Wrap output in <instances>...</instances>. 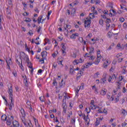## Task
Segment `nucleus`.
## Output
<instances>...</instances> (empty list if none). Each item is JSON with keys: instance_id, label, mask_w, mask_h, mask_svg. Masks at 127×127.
<instances>
[{"instance_id": "a211bd4d", "label": "nucleus", "mask_w": 127, "mask_h": 127, "mask_svg": "<svg viewBox=\"0 0 127 127\" xmlns=\"http://www.w3.org/2000/svg\"><path fill=\"white\" fill-rule=\"evenodd\" d=\"M67 28L68 29H71V25H66V27H65V26H64V30H65L67 32V33H68V30H67Z\"/></svg>"}, {"instance_id": "412c9836", "label": "nucleus", "mask_w": 127, "mask_h": 127, "mask_svg": "<svg viewBox=\"0 0 127 127\" xmlns=\"http://www.w3.org/2000/svg\"><path fill=\"white\" fill-rule=\"evenodd\" d=\"M42 15H40V16L38 17V24H40L41 23V20H42Z\"/></svg>"}, {"instance_id": "e2e57ef3", "label": "nucleus", "mask_w": 127, "mask_h": 127, "mask_svg": "<svg viewBox=\"0 0 127 127\" xmlns=\"http://www.w3.org/2000/svg\"><path fill=\"white\" fill-rule=\"evenodd\" d=\"M126 92H127V89H126L125 87H124L123 89V93H126Z\"/></svg>"}, {"instance_id": "4be33fe9", "label": "nucleus", "mask_w": 127, "mask_h": 127, "mask_svg": "<svg viewBox=\"0 0 127 127\" xmlns=\"http://www.w3.org/2000/svg\"><path fill=\"white\" fill-rule=\"evenodd\" d=\"M63 79L62 80V82L60 83V87H61V88H64L65 86V83H63Z\"/></svg>"}, {"instance_id": "5fc2aeb1", "label": "nucleus", "mask_w": 127, "mask_h": 127, "mask_svg": "<svg viewBox=\"0 0 127 127\" xmlns=\"http://www.w3.org/2000/svg\"><path fill=\"white\" fill-rule=\"evenodd\" d=\"M3 19V17L2 15H0V23H1V21Z\"/></svg>"}, {"instance_id": "f03ea898", "label": "nucleus", "mask_w": 127, "mask_h": 127, "mask_svg": "<svg viewBox=\"0 0 127 127\" xmlns=\"http://www.w3.org/2000/svg\"><path fill=\"white\" fill-rule=\"evenodd\" d=\"M22 54L23 55L24 57H25V61L26 63L28 64V65H29V68L32 69V68H33L32 67V64H31V62H29V58H28V56H27V55H25L23 52L22 53Z\"/></svg>"}, {"instance_id": "6e6552de", "label": "nucleus", "mask_w": 127, "mask_h": 127, "mask_svg": "<svg viewBox=\"0 0 127 127\" xmlns=\"http://www.w3.org/2000/svg\"><path fill=\"white\" fill-rule=\"evenodd\" d=\"M75 73L74 66H73V65H70L69 67V74H70V75H74Z\"/></svg>"}, {"instance_id": "9b49d317", "label": "nucleus", "mask_w": 127, "mask_h": 127, "mask_svg": "<svg viewBox=\"0 0 127 127\" xmlns=\"http://www.w3.org/2000/svg\"><path fill=\"white\" fill-rule=\"evenodd\" d=\"M64 61V59L61 58V59H58V63L59 64L62 65V67H63L64 65L62 64V62Z\"/></svg>"}, {"instance_id": "603ef678", "label": "nucleus", "mask_w": 127, "mask_h": 127, "mask_svg": "<svg viewBox=\"0 0 127 127\" xmlns=\"http://www.w3.org/2000/svg\"><path fill=\"white\" fill-rule=\"evenodd\" d=\"M89 60H92L93 61V60H95V57H94L93 56H91L89 58Z\"/></svg>"}, {"instance_id": "0e129e2a", "label": "nucleus", "mask_w": 127, "mask_h": 127, "mask_svg": "<svg viewBox=\"0 0 127 127\" xmlns=\"http://www.w3.org/2000/svg\"><path fill=\"white\" fill-rule=\"evenodd\" d=\"M63 51V54L64 55V56H65V55H66V52H65V50H62Z\"/></svg>"}, {"instance_id": "09e8293b", "label": "nucleus", "mask_w": 127, "mask_h": 127, "mask_svg": "<svg viewBox=\"0 0 127 127\" xmlns=\"http://www.w3.org/2000/svg\"><path fill=\"white\" fill-rule=\"evenodd\" d=\"M8 4L10 5L11 6H12V1L11 0H9L8 1Z\"/></svg>"}, {"instance_id": "ea45409f", "label": "nucleus", "mask_w": 127, "mask_h": 127, "mask_svg": "<svg viewBox=\"0 0 127 127\" xmlns=\"http://www.w3.org/2000/svg\"><path fill=\"white\" fill-rule=\"evenodd\" d=\"M111 33H112L111 32V31H109V32L107 33V35H108V36H109V38H112V35Z\"/></svg>"}, {"instance_id": "4d7b16f0", "label": "nucleus", "mask_w": 127, "mask_h": 127, "mask_svg": "<svg viewBox=\"0 0 127 127\" xmlns=\"http://www.w3.org/2000/svg\"><path fill=\"white\" fill-rule=\"evenodd\" d=\"M123 27L124 29L127 28V23H124L123 24Z\"/></svg>"}, {"instance_id": "f704fd0d", "label": "nucleus", "mask_w": 127, "mask_h": 127, "mask_svg": "<svg viewBox=\"0 0 127 127\" xmlns=\"http://www.w3.org/2000/svg\"><path fill=\"white\" fill-rule=\"evenodd\" d=\"M73 106H74V101H72L69 103V107H70V108H72Z\"/></svg>"}, {"instance_id": "49530a36", "label": "nucleus", "mask_w": 127, "mask_h": 127, "mask_svg": "<svg viewBox=\"0 0 127 127\" xmlns=\"http://www.w3.org/2000/svg\"><path fill=\"white\" fill-rule=\"evenodd\" d=\"M124 80V76L123 75L119 76V80L120 82L121 81H123Z\"/></svg>"}, {"instance_id": "393cba45", "label": "nucleus", "mask_w": 127, "mask_h": 127, "mask_svg": "<svg viewBox=\"0 0 127 127\" xmlns=\"http://www.w3.org/2000/svg\"><path fill=\"white\" fill-rule=\"evenodd\" d=\"M25 18H26V19L24 20V21H25V22H30V21H31V19H30V18L26 17Z\"/></svg>"}, {"instance_id": "680f3d73", "label": "nucleus", "mask_w": 127, "mask_h": 127, "mask_svg": "<svg viewBox=\"0 0 127 127\" xmlns=\"http://www.w3.org/2000/svg\"><path fill=\"white\" fill-rule=\"evenodd\" d=\"M120 20L121 22H124V21H125V18H124L123 17H121Z\"/></svg>"}, {"instance_id": "a18cd8bd", "label": "nucleus", "mask_w": 127, "mask_h": 127, "mask_svg": "<svg viewBox=\"0 0 127 127\" xmlns=\"http://www.w3.org/2000/svg\"><path fill=\"white\" fill-rule=\"evenodd\" d=\"M111 21V20L110 18H106V23H110Z\"/></svg>"}, {"instance_id": "13d9d810", "label": "nucleus", "mask_w": 127, "mask_h": 127, "mask_svg": "<svg viewBox=\"0 0 127 127\" xmlns=\"http://www.w3.org/2000/svg\"><path fill=\"white\" fill-rule=\"evenodd\" d=\"M89 110H96V108H93V105H91L89 108Z\"/></svg>"}, {"instance_id": "e433bc0d", "label": "nucleus", "mask_w": 127, "mask_h": 127, "mask_svg": "<svg viewBox=\"0 0 127 127\" xmlns=\"http://www.w3.org/2000/svg\"><path fill=\"white\" fill-rule=\"evenodd\" d=\"M62 106H63V109L67 108V105L66 104V103H63Z\"/></svg>"}, {"instance_id": "c03bdc74", "label": "nucleus", "mask_w": 127, "mask_h": 127, "mask_svg": "<svg viewBox=\"0 0 127 127\" xmlns=\"http://www.w3.org/2000/svg\"><path fill=\"white\" fill-rule=\"evenodd\" d=\"M33 127V125H32V124L31 122L30 121V123H28V127Z\"/></svg>"}, {"instance_id": "2eb2a0df", "label": "nucleus", "mask_w": 127, "mask_h": 127, "mask_svg": "<svg viewBox=\"0 0 127 127\" xmlns=\"http://www.w3.org/2000/svg\"><path fill=\"white\" fill-rule=\"evenodd\" d=\"M93 65V63H87L86 64H85L84 66V68H89L90 66H92Z\"/></svg>"}, {"instance_id": "8fccbe9b", "label": "nucleus", "mask_w": 127, "mask_h": 127, "mask_svg": "<svg viewBox=\"0 0 127 127\" xmlns=\"http://www.w3.org/2000/svg\"><path fill=\"white\" fill-rule=\"evenodd\" d=\"M112 49H113V47H112V46H110L107 49V51H110V50H112Z\"/></svg>"}, {"instance_id": "1a4fd4ad", "label": "nucleus", "mask_w": 127, "mask_h": 127, "mask_svg": "<svg viewBox=\"0 0 127 127\" xmlns=\"http://www.w3.org/2000/svg\"><path fill=\"white\" fill-rule=\"evenodd\" d=\"M20 113L22 115V116L21 117V119L22 120V119H25V111H24V109H23V108L21 109Z\"/></svg>"}, {"instance_id": "bf43d9fd", "label": "nucleus", "mask_w": 127, "mask_h": 127, "mask_svg": "<svg viewBox=\"0 0 127 127\" xmlns=\"http://www.w3.org/2000/svg\"><path fill=\"white\" fill-rule=\"evenodd\" d=\"M111 77H112V79H117V76H116V74H115L111 75Z\"/></svg>"}, {"instance_id": "052dcab7", "label": "nucleus", "mask_w": 127, "mask_h": 127, "mask_svg": "<svg viewBox=\"0 0 127 127\" xmlns=\"http://www.w3.org/2000/svg\"><path fill=\"white\" fill-rule=\"evenodd\" d=\"M70 38H71L72 39L76 38V37L75 36L74 34L70 36Z\"/></svg>"}, {"instance_id": "2f4dec72", "label": "nucleus", "mask_w": 127, "mask_h": 127, "mask_svg": "<svg viewBox=\"0 0 127 127\" xmlns=\"http://www.w3.org/2000/svg\"><path fill=\"white\" fill-rule=\"evenodd\" d=\"M110 26H111V25L110 24V23H106V29H107V30H109V28H110Z\"/></svg>"}, {"instance_id": "f3484780", "label": "nucleus", "mask_w": 127, "mask_h": 127, "mask_svg": "<svg viewBox=\"0 0 127 127\" xmlns=\"http://www.w3.org/2000/svg\"><path fill=\"white\" fill-rule=\"evenodd\" d=\"M6 62L7 63V65H11L12 64V61L10 58H9L8 61L7 60H6Z\"/></svg>"}, {"instance_id": "bb28decb", "label": "nucleus", "mask_w": 127, "mask_h": 127, "mask_svg": "<svg viewBox=\"0 0 127 127\" xmlns=\"http://www.w3.org/2000/svg\"><path fill=\"white\" fill-rule=\"evenodd\" d=\"M107 93V92L106 91L104 90V89H102L101 91V94L102 95V96H105L106 94Z\"/></svg>"}, {"instance_id": "ddd939ff", "label": "nucleus", "mask_w": 127, "mask_h": 127, "mask_svg": "<svg viewBox=\"0 0 127 127\" xmlns=\"http://www.w3.org/2000/svg\"><path fill=\"white\" fill-rule=\"evenodd\" d=\"M22 122L23 124H24V126L25 127H28V122H26L25 121V119H21Z\"/></svg>"}, {"instance_id": "f8f14e48", "label": "nucleus", "mask_w": 127, "mask_h": 127, "mask_svg": "<svg viewBox=\"0 0 127 127\" xmlns=\"http://www.w3.org/2000/svg\"><path fill=\"white\" fill-rule=\"evenodd\" d=\"M83 120L85 121L86 124H87L88 126H89V124H90V119H86V115L85 114H83Z\"/></svg>"}, {"instance_id": "7ed1b4c3", "label": "nucleus", "mask_w": 127, "mask_h": 127, "mask_svg": "<svg viewBox=\"0 0 127 127\" xmlns=\"http://www.w3.org/2000/svg\"><path fill=\"white\" fill-rule=\"evenodd\" d=\"M101 59H102V56L101 55V51L100 50L97 52V58L94 63L95 65H98L99 63L101 62Z\"/></svg>"}, {"instance_id": "f257e3e1", "label": "nucleus", "mask_w": 127, "mask_h": 127, "mask_svg": "<svg viewBox=\"0 0 127 127\" xmlns=\"http://www.w3.org/2000/svg\"><path fill=\"white\" fill-rule=\"evenodd\" d=\"M8 93L9 94V99L10 100L11 102L10 103H6V106L9 107V111L12 110V107H14V100H13V94H12V86H10L8 90Z\"/></svg>"}, {"instance_id": "37998d69", "label": "nucleus", "mask_w": 127, "mask_h": 127, "mask_svg": "<svg viewBox=\"0 0 127 127\" xmlns=\"http://www.w3.org/2000/svg\"><path fill=\"white\" fill-rule=\"evenodd\" d=\"M75 13H76V10H75V8L72 9L71 14H75Z\"/></svg>"}, {"instance_id": "0eeeda50", "label": "nucleus", "mask_w": 127, "mask_h": 127, "mask_svg": "<svg viewBox=\"0 0 127 127\" xmlns=\"http://www.w3.org/2000/svg\"><path fill=\"white\" fill-rule=\"evenodd\" d=\"M10 12H11L10 9H9V7H7L6 9V13L7 14V18H10V15L11 14Z\"/></svg>"}, {"instance_id": "774afa93", "label": "nucleus", "mask_w": 127, "mask_h": 127, "mask_svg": "<svg viewBox=\"0 0 127 127\" xmlns=\"http://www.w3.org/2000/svg\"><path fill=\"white\" fill-rule=\"evenodd\" d=\"M6 123L7 126H10L11 125V122H8V121H6Z\"/></svg>"}, {"instance_id": "de8ad7c7", "label": "nucleus", "mask_w": 127, "mask_h": 127, "mask_svg": "<svg viewBox=\"0 0 127 127\" xmlns=\"http://www.w3.org/2000/svg\"><path fill=\"white\" fill-rule=\"evenodd\" d=\"M35 125L36 127H38V125H39V124H38V122H37V120L36 121V119H35Z\"/></svg>"}, {"instance_id": "9d476101", "label": "nucleus", "mask_w": 127, "mask_h": 127, "mask_svg": "<svg viewBox=\"0 0 127 127\" xmlns=\"http://www.w3.org/2000/svg\"><path fill=\"white\" fill-rule=\"evenodd\" d=\"M12 121H13V116L11 115L8 116V119L6 120V122L11 123Z\"/></svg>"}, {"instance_id": "72a5a7b5", "label": "nucleus", "mask_w": 127, "mask_h": 127, "mask_svg": "<svg viewBox=\"0 0 127 127\" xmlns=\"http://www.w3.org/2000/svg\"><path fill=\"white\" fill-rule=\"evenodd\" d=\"M45 97L44 96H41L40 97V100L41 101V102H45V101L44 100Z\"/></svg>"}, {"instance_id": "58836bf2", "label": "nucleus", "mask_w": 127, "mask_h": 127, "mask_svg": "<svg viewBox=\"0 0 127 127\" xmlns=\"http://www.w3.org/2000/svg\"><path fill=\"white\" fill-rule=\"evenodd\" d=\"M99 23L100 24V25L103 26L104 24V20H103V19L99 20Z\"/></svg>"}, {"instance_id": "864d4df0", "label": "nucleus", "mask_w": 127, "mask_h": 127, "mask_svg": "<svg viewBox=\"0 0 127 127\" xmlns=\"http://www.w3.org/2000/svg\"><path fill=\"white\" fill-rule=\"evenodd\" d=\"M108 64H107V63L105 62L103 64L104 68H107L108 67Z\"/></svg>"}, {"instance_id": "a878e982", "label": "nucleus", "mask_w": 127, "mask_h": 127, "mask_svg": "<svg viewBox=\"0 0 127 127\" xmlns=\"http://www.w3.org/2000/svg\"><path fill=\"white\" fill-rule=\"evenodd\" d=\"M89 17L90 19H93V18H95V15H94V13H90L89 14Z\"/></svg>"}, {"instance_id": "aec40b11", "label": "nucleus", "mask_w": 127, "mask_h": 127, "mask_svg": "<svg viewBox=\"0 0 127 127\" xmlns=\"http://www.w3.org/2000/svg\"><path fill=\"white\" fill-rule=\"evenodd\" d=\"M6 119H7V117L6 116V115H3L1 116V119L2 120V121H3V122L6 121Z\"/></svg>"}, {"instance_id": "a19ab883", "label": "nucleus", "mask_w": 127, "mask_h": 127, "mask_svg": "<svg viewBox=\"0 0 127 127\" xmlns=\"http://www.w3.org/2000/svg\"><path fill=\"white\" fill-rule=\"evenodd\" d=\"M45 42H47V43H48V44H50V43H51L50 40H49V39L46 38L45 39Z\"/></svg>"}, {"instance_id": "c756f323", "label": "nucleus", "mask_w": 127, "mask_h": 127, "mask_svg": "<svg viewBox=\"0 0 127 127\" xmlns=\"http://www.w3.org/2000/svg\"><path fill=\"white\" fill-rule=\"evenodd\" d=\"M62 45H63L62 50H66V46H65V44L62 43Z\"/></svg>"}, {"instance_id": "338daca9", "label": "nucleus", "mask_w": 127, "mask_h": 127, "mask_svg": "<svg viewBox=\"0 0 127 127\" xmlns=\"http://www.w3.org/2000/svg\"><path fill=\"white\" fill-rule=\"evenodd\" d=\"M112 11H113V12L114 13L113 16L116 15L117 14V12H116V11L115 10H114V9H112Z\"/></svg>"}, {"instance_id": "39448f33", "label": "nucleus", "mask_w": 127, "mask_h": 127, "mask_svg": "<svg viewBox=\"0 0 127 127\" xmlns=\"http://www.w3.org/2000/svg\"><path fill=\"white\" fill-rule=\"evenodd\" d=\"M21 58H22V59H24V60H25V57H24V56H23L22 53L20 54V55L19 59L21 61V64L19 66V67H20L22 71H24V68H23V65H22V60L21 59Z\"/></svg>"}, {"instance_id": "79ce46f5", "label": "nucleus", "mask_w": 127, "mask_h": 127, "mask_svg": "<svg viewBox=\"0 0 127 127\" xmlns=\"http://www.w3.org/2000/svg\"><path fill=\"white\" fill-rule=\"evenodd\" d=\"M90 54L94 53V47H91L90 48V51L89 52Z\"/></svg>"}, {"instance_id": "6e6d98bb", "label": "nucleus", "mask_w": 127, "mask_h": 127, "mask_svg": "<svg viewBox=\"0 0 127 127\" xmlns=\"http://www.w3.org/2000/svg\"><path fill=\"white\" fill-rule=\"evenodd\" d=\"M16 61L17 64H18V65H19V66H20L21 64H20V62H19V61H18V60L17 59H16Z\"/></svg>"}, {"instance_id": "20e7f679", "label": "nucleus", "mask_w": 127, "mask_h": 127, "mask_svg": "<svg viewBox=\"0 0 127 127\" xmlns=\"http://www.w3.org/2000/svg\"><path fill=\"white\" fill-rule=\"evenodd\" d=\"M91 19L86 18V20H85L84 21V27L85 28H90L91 27Z\"/></svg>"}, {"instance_id": "473e14b6", "label": "nucleus", "mask_w": 127, "mask_h": 127, "mask_svg": "<svg viewBox=\"0 0 127 127\" xmlns=\"http://www.w3.org/2000/svg\"><path fill=\"white\" fill-rule=\"evenodd\" d=\"M95 127H98L100 125V121L97 119L96 122H95Z\"/></svg>"}, {"instance_id": "69168bd1", "label": "nucleus", "mask_w": 127, "mask_h": 127, "mask_svg": "<svg viewBox=\"0 0 127 127\" xmlns=\"http://www.w3.org/2000/svg\"><path fill=\"white\" fill-rule=\"evenodd\" d=\"M67 111V108H63V113L64 115L66 114V111Z\"/></svg>"}, {"instance_id": "c9c22d12", "label": "nucleus", "mask_w": 127, "mask_h": 127, "mask_svg": "<svg viewBox=\"0 0 127 127\" xmlns=\"http://www.w3.org/2000/svg\"><path fill=\"white\" fill-rule=\"evenodd\" d=\"M80 91V88L79 89L77 88L75 91V96H78V94H79V91Z\"/></svg>"}, {"instance_id": "3c124183", "label": "nucleus", "mask_w": 127, "mask_h": 127, "mask_svg": "<svg viewBox=\"0 0 127 127\" xmlns=\"http://www.w3.org/2000/svg\"><path fill=\"white\" fill-rule=\"evenodd\" d=\"M113 80V78L112 77V75H110L109 78L108 79V82H111V81Z\"/></svg>"}, {"instance_id": "dca6fc26", "label": "nucleus", "mask_w": 127, "mask_h": 127, "mask_svg": "<svg viewBox=\"0 0 127 127\" xmlns=\"http://www.w3.org/2000/svg\"><path fill=\"white\" fill-rule=\"evenodd\" d=\"M41 55L42 58H44L47 56V52L46 51H43L41 53Z\"/></svg>"}, {"instance_id": "7c9ffc66", "label": "nucleus", "mask_w": 127, "mask_h": 127, "mask_svg": "<svg viewBox=\"0 0 127 127\" xmlns=\"http://www.w3.org/2000/svg\"><path fill=\"white\" fill-rule=\"evenodd\" d=\"M122 114L123 115H127V112L125 109L122 110Z\"/></svg>"}, {"instance_id": "cd10ccee", "label": "nucleus", "mask_w": 127, "mask_h": 127, "mask_svg": "<svg viewBox=\"0 0 127 127\" xmlns=\"http://www.w3.org/2000/svg\"><path fill=\"white\" fill-rule=\"evenodd\" d=\"M79 63H80L79 60H75L73 62V64H74V65H77V64H79Z\"/></svg>"}, {"instance_id": "b1692460", "label": "nucleus", "mask_w": 127, "mask_h": 127, "mask_svg": "<svg viewBox=\"0 0 127 127\" xmlns=\"http://www.w3.org/2000/svg\"><path fill=\"white\" fill-rule=\"evenodd\" d=\"M53 86H55L56 87L57 86V85H58V84L57 83V81H56V79H54L53 80Z\"/></svg>"}, {"instance_id": "6ab92c4d", "label": "nucleus", "mask_w": 127, "mask_h": 127, "mask_svg": "<svg viewBox=\"0 0 127 127\" xmlns=\"http://www.w3.org/2000/svg\"><path fill=\"white\" fill-rule=\"evenodd\" d=\"M24 83L25 84V86L27 87L28 86V82H27V78H26V75H25V78L24 79Z\"/></svg>"}, {"instance_id": "5701e85b", "label": "nucleus", "mask_w": 127, "mask_h": 127, "mask_svg": "<svg viewBox=\"0 0 127 127\" xmlns=\"http://www.w3.org/2000/svg\"><path fill=\"white\" fill-rule=\"evenodd\" d=\"M79 40L80 41V42H81V43H84V45H86V41H84L83 39V38L81 37L80 38V39H79Z\"/></svg>"}, {"instance_id": "4468645a", "label": "nucleus", "mask_w": 127, "mask_h": 127, "mask_svg": "<svg viewBox=\"0 0 127 127\" xmlns=\"http://www.w3.org/2000/svg\"><path fill=\"white\" fill-rule=\"evenodd\" d=\"M13 126L15 127H19V123L16 121H14L12 122Z\"/></svg>"}, {"instance_id": "4c0bfd02", "label": "nucleus", "mask_w": 127, "mask_h": 127, "mask_svg": "<svg viewBox=\"0 0 127 127\" xmlns=\"http://www.w3.org/2000/svg\"><path fill=\"white\" fill-rule=\"evenodd\" d=\"M85 111L87 112V114H90V112H91V110L89 108H86L85 109Z\"/></svg>"}, {"instance_id": "423d86ee", "label": "nucleus", "mask_w": 127, "mask_h": 127, "mask_svg": "<svg viewBox=\"0 0 127 127\" xmlns=\"http://www.w3.org/2000/svg\"><path fill=\"white\" fill-rule=\"evenodd\" d=\"M108 76V74L104 73L103 74V78H102L101 80V83L102 84H105L106 82L107 81V76Z\"/></svg>"}, {"instance_id": "c85d7f7f", "label": "nucleus", "mask_w": 127, "mask_h": 127, "mask_svg": "<svg viewBox=\"0 0 127 127\" xmlns=\"http://www.w3.org/2000/svg\"><path fill=\"white\" fill-rule=\"evenodd\" d=\"M37 27V32L38 33H39V32H40V29H41V26H36Z\"/></svg>"}]
</instances>
